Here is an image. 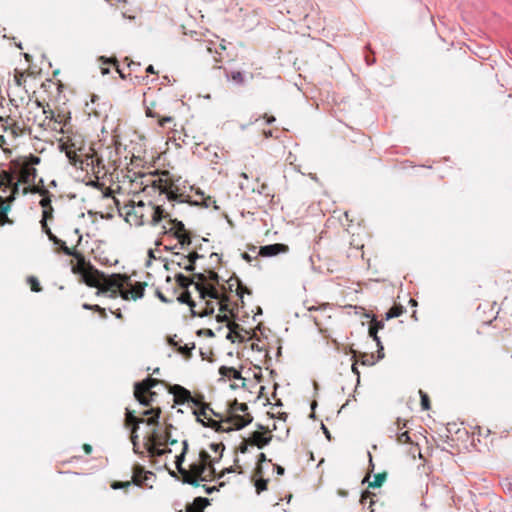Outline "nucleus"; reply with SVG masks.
Wrapping results in <instances>:
<instances>
[{
	"label": "nucleus",
	"mask_w": 512,
	"mask_h": 512,
	"mask_svg": "<svg viewBox=\"0 0 512 512\" xmlns=\"http://www.w3.org/2000/svg\"><path fill=\"white\" fill-rule=\"evenodd\" d=\"M205 274L195 273L192 279L183 274L176 275V282L181 288L187 289L189 285L194 284L198 292V297L204 303L203 309L199 312L200 317L211 315L218 308L219 313L216 315L218 322L229 321L233 314V306L230 301L229 294H235L242 299L244 293L250 294L237 276H231L220 288L206 283Z\"/></svg>",
	"instance_id": "nucleus-1"
},
{
	"label": "nucleus",
	"mask_w": 512,
	"mask_h": 512,
	"mask_svg": "<svg viewBox=\"0 0 512 512\" xmlns=\"http://www.w3.org/2000/svg\"><path fill=\"white\" fill-rule=\"evenodd\" d=\"M82 280L87 286L97 288L98 294H107L110 298L120 296L126 301L141 299L147 286L145 282H133L126 274L106 275L93 265L88 267Z\"/></svg>",
	"instance_id": "nucleus-2"
},
{
	"label": "nucleus",
	"mask_w": 512,
	"mask_h": 512,
	"mask_svg": "<svg viewBox=\"0 0 512 512\" xmlns=\"http://www.w3.org/2000/svg\"><path fill=\"white\" fill-rule=\"evenodd\" d=\"M114 201L119 214L132 226L139 227L146 224L155 226L170 216L162 206L154 205L151 201L129 200L123 204L118 199Z\"/></svg>",
	"instance_id": "nucleus-3"
},
{
	"label": "nucleus",
	"mask_w": 512,
	"mask_h": 512,
	"mask_svg": "<svg viewBox=\"0 0 512 512\" xmlns=\"http://www.w3.org/2000/svg\"><path fill=\"white\" fill-rule=\"evenodd\" d=\"M253 420L252 415L248 412L246 403H239L234 400L230 403L228 414L226 417L219 421H210L207 423L209 428L214 429L216 432H230L233 430H240L249 425Z\"/></svg>",
	"instance_id": "nucleus-4"
},
{
	"label": "nucleus",
	"mask_w": 512,
	"mask_h": 512,
	"mask_svg": "<svg viewBox=\"0 0 512 512\" xmlns=\"http://www.w3.org/2000/svg\"><path fill=\"white\" fill-rule=\"evenodd\" d=\"M184 483L198 487L200 482L211 481L216 478L214 460L206 450L199 452V459L190 465L185 471L180 470Z\"/></svg>",
	"instance_id": "nucleus-5"
},
{
	"label": "nucleus",
	"mask_w": 512,
	"mask_h": 512,
	"mask_svg": "<svg viewBox=\"0 0 512 512\" xmlns=\"http://www.w3.org/2000/svg\"><path fill=\"white\" fill-rule=\"evenodd\" d=\"M153 428L151 432H149L144 437V447L149 453V456L156 457L162 456L167 453H171L170 448H162L166 445H174L177 443L176 439H172L171 437V428L173 427L171 424L165 426L163 430L159 428L158 425H152Z\"/></svg>",
	"instance_id": "nucleus-6"
},
{
	"label": "nucleus",
	"mask_w": 512,
	"mask_h": 512,
	"mask_svg": "<svg viewBox=\"0 0 512 512\" xmlns=\"http://www.w3.org/2000/svg\"><path fill=\"white\" fill-rule=\"evenodd\" d=\"M168 391L173 395L176 405H192V413L196 420H200L201 416H206L207 409H210V404L205 402V396L202 393L192 395L188 389L178 384L170 385Z\"/></svg>",
	"instance_id": "nucleus-7"
},
{
	"label": "nucleus",
	"mask_w": 512,
	"mask_h": 512,
	"mask_svg": "<svg viewBox=\"0 0 512 512\" xmlns=\"http://www.w3.org/2000/svg\"><path fill=\"white\" fill-rule=\"evenodd\" d=\"M148 407H149L148 409H146L142 412H139L140 416H136L135 411L126 409L125 426L131 427L130 439H131V442H133L135 444V446L137 445V438H138L137 431L139 429L140 424L146 423L149 426L158 425V420H159L160 414L162 412L161 408L158 406L153 407L152 405L148 406Z\"/></svg>",
	"instance_id": "nucleus-8"
},
{
	"label": "nucleus",
	"mask_w": 512,
	"mask_h": 512,
	"mask_svg": "<svg viewBox=\"0 0 512 512\" xmlns=\"http://www.w3.org/2000/svg\"><path fill=\"white\" fill-rule=\"evenodd\" d=\"M158 182L161 183L159 194H165L170 201H184L186 196V186L180 177H175L169 171H162V179Z\"/></svg>",
	"instance_id": "nucleus-9"
},
{
	"label": "nucleus",
	"mask_w": 512,
	"mask_h": 512,
	"mask_svg": "<svg viewBox=\"0 0 512 512\" xmlns=\"http://www.w3.org/2000/svg\"><path fill=\"white\" fill-rule=\"evenodd\" d=\"M61 149L65 152L69 162L75 167L83 169V164L85 162L83 159L84 156L86 157L87 165L94 164V155L89 156L83 152L82 140H74L67 136L65 139L61 140Z\"/></svg>",
	"instance_id": "nucleus-10"
},
{
	"label": "nucleus",
	"mask_w": 512,
	"mask_h": 512,
	"mask_svg": "<svg viewBox=\"0 0 512 512\" xmlns=\"http://www.w3.org/2000/svg\"><path fill=\"white\" fill-rule=\"evenodd\" d=\"M14 177L8 171L0 173V226L12 224L7 213L11 209V201H8L10 186L13 184Z\"/></svg>",
	"instance_id": "nucleus-11"
},
{
	"label": "nucleus",
	"mask_w": 512,
	"mask_h": 512,
	"mask_svg": "<svg viewBox=\"0 0 512 512\" xmlns=\"http://www.w3.org/2000/svg\"><path fill=\"white\" fill-rule=\"evenodd\" d=\"M160 381L158 379L148 377L141 382H137L134 385V397L143 406L148 407L153 405L158 394L152 391V388L158 385Z\"/></svg>",
	"instance_id": "nucleus-12"
},
{
	"label": "nucleus",
	"mask_w": 512,
	"mask_h": 512,
	"mask_svg": "<svg viewBox=\"0 0 512 512\" xmlns=\"http://www.w3.org/2000/svg\"><path fill=\"white\" fill-rule=\"evenodd\" d=\"M160 179H162V171L153 173H141L135 175L134 179L131 180V185L135 192L142 191L150 193L148 191L149 189L154 192H159L161 183L158 181Z\"/></svg>",
	"instance_id": "nucleus-13"
},
{
	"label": "nucleus",
	"mask_w": 512,
	"mask_h": 512,
	"mask_svg": "<svg viewBox=\"0 0 512 512\" xmlns=\"http://www.w3.org/2000/svg\"><path fill=\"white\" fill-rule=\"evenodd\" d=\"M163 228L165 234L171 235L177 239L182 248L191 244V232L185 228L183 222L177 219H169L167 226Z\"/></svg>",
	"instance_id": "nucleus-14"
},
{
	"label": "nucleus",
	"mask_w": 512,
	"mask_h": 512,
	"mask_svg": "<svg viewBox=\"0 0 512 512\" xmlns=\"http://www.w3.org/2000/svg\"><path fill=\"white\" fill-rule=\"evenodd\" d=\"M144 104L146 107L145 113L147 117L156 118L157 123L160 127H166L169 124L175 126L174 117L169 115H163V109L157 111V102L154 100L148 101V99L144 98Z\"/></svg>",
	"instance_id": "nucleus-15"
},
{
	"label": "nucleus",
	"mask_w": 512,
	"mask_h": 512,
	"mask_svg": "<svg viewBox=\"0 0 512 512\" xmlns=\"http://www.w3.org/2000/svg\"><path fill=\"white\" fill-rule=\"evenodd\" d=\"M59 252H62L67 256H73L74 258L77 259V264L72 267V272L74 274H79L81 277L84 276V274L88 270V267L92 265L90 262H86L84 256L75 248H70L66 245L63 246Z\"/></svg>",
	"instance_id": "nucleus-16"
},
{
	"label": "nucleus",
	"mask_w": 512,
	"mask_h": 512,
	"mask_svg": "<svg viewBox=\"0 0 512 512\" xmlns=\"http://www.w3.org/2000/svg\"><path fill=\"white\" fill-rule=\"evenodd\" d=\"M33 193H39L42 196L39 204L42 207V219L52 220L54 209L51 204V194L46 188L33 187L31 189Z\"/></svg>",
	"instance_id": "nucleus-17"
},
{
	"label": "nucleus",
	"mask_w": 512,
	"mask_h": 512,
	"mask_svg": "<svg viewBox=\"0 0 512 512\" xmlns=\"http://www.w3.org/2000/svg\"><path fill=\"white\" fill-rule=\"evenodd\" d=\"M0 127L4 132L9 133L14 139L21 136L23 128L11 117H0Z\"/></svg>",
	"instance_id": "nucleus-18"
},
{
	"label": "nucleus",
	"mask_w": 512,
	"mask_h": 512,
	"mask_svg": "<svg viewBox=\"0 0 512 512\" xmlns=\"http://www.w3.org/2000/svg\"><path fill=\"white\" fill-rule=\"evenodd\" d=\"M289 247L285 244L276 243V244H270L261 246L259 250V255L263 257H271L278 255L280 253H286L288 252Z\"/></svg>",
	"instance_id": "nucleus-19"
},
{
	"label": "nucleus",
	"mask_w": 512,
	"mask_h": 512,
	"mask_svg": "<svg viewBox=\"0 0 512 512\" xmlns=\"http://www.w3.org/2000/svg\"><path fill=\"white\" fill-rule=\"evenodd\" d=\"M178 301L181 302V303H185L187 305H189L192 313L194 315H198L200 316L199 312L203 309L204 307V303L201 302V299L199 298V302L196 303L195 301L192 300L191 298V295H190V292L185 290L184 292H182L179 297H178Z\"/></svg>",
	"instance_id": "nucleus-20"
},
{
	"label": "nucleus",
	"mask_w": 512,
	"mask_h": 512,
	"mask_svg": "<svg viewBox=\"0 0 512 512\" xmlns=\"http://www.w3.org/2000/svg\"><path fill=\"white\" fill-rule=\"evenodd\" d=\"M152 475L151 472L145 471L144 467L141 465H135L133 468L132 482L140 487L148 486L145 481Z\"/></svg>",
	"instance_id": "nucleus-21"
},
{
	"label": "nucleus",
	"mask_w": 512,
	"mask_h": 512,
	"mask_svg": "<svg viewBox=\"0 0 512 512\" xmlns=\"http://www.w3.org/2000/svg\"><path fill=\"white\" fill-rule=\"evenodd\" d=\"M272 439L271 435H266V433L254 431L248 438L249 445L257 446L258 448H263L267 444L270 443Z\"/></svg>",
	"instance_id": "nucleus-22"
},
{
	"label": "nucleus",
	"mask_w": 512,
	"mask_h": 512,
	"mask_svg": "<svg viewBox=\"0 0 512 512\" xmlns=\"http://www.w3.org/2000/svg\"><path fill=\"white\" fill-rule=\"evenodd\" d=\"M36 169L29 163H24L19 172V182L29 184L36 177Z\"/></svg>",
	"instance_id": "nucleus-23"
},
{
	"label": "nucleus",
	"mask_w": 512,
	"mask_h": 512,
	"mask_svg": "<svg viewBox=\"0 0 512 512\" xmlns=\"http://www.w3.org/2000/svg\"><path fill=\"white\" fill-rule=\"evenodd\" d=\"M200 257L201 255H199L197 251H193L189 253L188 256H180V261H178L177 264L186 271H193L195 269V262Z\"/></svg>",
	"instance_id": "nucleus-24"
},
{
	"label": "nucleus",
	"mask_w": 512,
	"mask_h": 512,
	"mask_svg": "<svg viewBox=\"0 0 512 512\" xmlns=\"http://www.w3.org/2000/svg\"><path fill=\"white\" fill-rule=\"evenodd\" d=\"M384 327V323L382 321L373 320L369 327V335L376 341L377 345L380 347L378 358H382L384 356L381 351L383 347L380 345V339L377 336V333L380 329Z\"/></svg>",
	"instance_id": "nucleus-25"
},
{
	"label": "nucleus",
	"mask_w": 512,
	"mask_h": 512,
	"mask_svg": "<svg viewBox=\"0 0 512 512\" xmlns=\"http://www.w3.org/2000/svg\"><path fill=\"white\" fill-rule=\"evenodd\" d=\"M49 220L41 219V228L43 232L48 236L49 240L53 242L54 245H57L58 252L62 249L63 246H66V243L61 239L57 238L51 231L48 222Z\"/></svg>",
	"instance_id": "nucleus-26"
},
{
	"label": "nucleus",
	"mask_w": 512,
	"mask_h": 512,
	"mask_svg": "<svg viewBox=\"0 0 512 512\" xmlns=\"http://www.w3.org/2000/svg\"><path fill=\"white\" fill-rule=\"evenodd\" d=\"M199 418L200 420H196L198 423L202 424L204 427H209L207 423H210V421H219L220 419H223V415L219 412L214 411L210 407V409H207L206 416H201Z\"/></svg>",
	"instance_id": "nucleus-27"
},
{
	"label": "nucleus",
	"mask_w": 512,
	"mask_h": 512,
	"mask_svg": "<svg viewBox=\"0 0 512 512\" xmlns=\"http://www.w3.org/2000/svg\"><path fill=\"white\" fill-rule=\"evenodd\" d=\"M209 504V500L203 497L194 499L191 505L186 507V512H203L204 508Z\"/></svg>",
	"instance_id": "nucleus-28"
},
{
	"label": "nucleus",
	"mask_w": 512,
	"mask_h": 512,
	"mask_svg": "<svg viewBox=\"0 0 512 512\" xmlns=\"http://www.w3.org/2000/svg\"><path fill=\"white\" fill-rule=\"evenodd\" d=\"M396 425H397V430H398V432H397L398 443H400V444L412 443L408 431L401 432V430L406 427V422L402 423L400 419H397Z\"/></svg>",
	"instance_id": "nucleus-29"
},
{
	"label": "nucleus",
	"mask_w": 512,
	"mask_h": 512,
	"mask_svg": "<svg viewBox=\"0 0 512 512\" xmlns=\"http://www.w3.org/2000/svg\"><path fill=\"white\" fill-rule=\"evenodd\" d=\"M219 374L228 380L242 379L240 371L236 370L234 367L221 366L219 368Z\"/></svg>",
	"instance_id": "nucleus-30"
},
{
	"label": "nucleus",
	"mask_w": 512,
	"mask_h": 512,
	"mask_svg": "<svg viewBox=\"0 0 512 512\" xmlns=\"http://www.w3.org/2000/svg\"><path fill=\"white\" fill-rule=\"evenodd\" d=\"M253 479H254V485H255V489H256V492L257 494H260L262 493L263 491H266L267 490V486H268V479H264L262 477V474L260 475H257V476H253Z\"/></svg>",
	"instance_id": "nucleus-31"
},
{
	"label": "nucleus",
	"mask_w": 512,
	"mask_h": 512,
	"mask_svg": "<svg viewBox=\"0 0 512 512\" xmlns=\"http://www.w3.org/2000/svg\"><path fill=\"white\" fill-rule=\"evenodd\" d=\"M98 61L103 62V64H112L115 67L121 79L127 78L126 74H124L122 70L119 68L118 60L115 57L106 58L104 56H101L99 57Z\"/></svg>",
	"instance_id": "nucleus-32"
},
{
	"label": "nucleus",
	"mask_w": 512,
	"mask_h": 512,
	"mask_svg": "<svg viewBox=\"0 0 512 512\" xmlns=\"http://www.w3.org/2000/svg\"><path fill=\"white\" fill-rule=\"evenodd\" d=\"M373 497H375V494L370 491H364L360 498V503L365 506L368 504V508L370 509V512H373L372 506L375 504Z\"/></svg>",
	"instance_id": "nucleus-33"
},
{
	"label": "nucleus",
	"mask_w": 512,
	"mask_h": 512,
	"mask_svg": "<svg viewBox=\"0 0 512 512\" xmlns=\"http://www.w3.org/2000/svg\"><path fill=\"white\" fill-rule=\"evenodd\" d=\"M182 444H183L182 452H181V454H180V455L176 456V461H175L176 468H177V470H178V472H179V473H180V470H181V471H185V470H186V469H184V468L182 467V464H183V462H184L185 454H186L187 449H188V443H187V441H186V440H184V441L182 442Z\"/></svg>",
	"instance_id": "nucleus-34"
},
{
	"label": "nucleus",
	"mask_w": 512,
	"mask_h": 512,
	"mask_svg": "<svg viewBox=\"0 0 512 512\" xmlns=\"http://www.w3.org/2000/svg\"><path fill=\"white\" fill-rule=\"evenodd\" d=\"M226 77L238 85L244 84L245 81L244 74L241 71H226Z\"/></svg>",
	"instance_id": "nucleus-35"
},
{
	"label": "nucleus",
	"mask_w": 512,
	"mask_h": 512,
	"mask_svg": "<svg viewBox=\"0 0 512 512\" xmlns=\"http://www.w3.org/2000/svg\"><path fill=\"white\" fill-rule=\"evenodd\" d=\"M404 307L402 305L395 304L393 307H391L387 313H386V319L396 318L403 314Z\"/></svg>",
	"instance_id": "nucleus-36"
},
{
	"label": "nucleus",
	"mask_w": 512,
	"mask_h": 512,
	"mask_svg": "<svg viewBox=\"0 0 512 512\" xmlns=\"http://www.w3.org/2000/svg\"><path fill=\"white\" fill-rule=\"evenodd\" d=\"M387 474L385 472L378 473L374 476V480L369 482V488H379L382 486L384 481L386 480Z\"/></svg>",
	"instance_id": "nucleus-37"
},
{
	"label": "nucleus",
	"mask_w": 512,
	"mask_h": 512,
	"mask_svg": "<svg viewBox=\"0 0 512 512\" xmlns=\"http://www.w3.org/2000/svg\"><path fill=\"white\" fill-rule=\"evenodd\" d=\"M205 278H206V283H209V284H212L213 286H216L217 288H220L221 284L219 282V275L213 271V270H209L208 271V275H205Z\"/></svg>",
	"instance_id": "nucleus-38"
},
{
	"label": "nucleus",
	"mask_w": 512,
	"mask_h": 512,
	"mask_svg": "<svg viewBox=\"0 0 512 512\" xmlns=\"http://www.w3.org/2000/svg\"><path fill=\"white\" fill-rule=\"evenodd\" d=\"M209 448L215 453V457L212 458L215 461L219 460L222 457V453L225 449L223 443H211Z\"/></svg>",
	"instance_id": "nucleus-39"
},
{
	"label": "nucleus",
	"mask_w": 512,
	"mask_h": 512,
	"mask_svg": "<svg viewBox=\"0 0 512 512\" xmlns=\"http://www.w3.org/2000/svg\"><path fill=\"white\" fill-rule=\"evenodd\" d=\"M27 282L30 285V289L33 292H40L42 290V287L36 277H34V276L28 277Z\"/></svg>",
	"instance_id": "nucleus-40"
},
{
	"label": "nucleus",
	"mask_w": 512,
	"mask_h": 512,
	"mask_svg": "<svg viewBox=\"0 0 512 512\" xmlns=\"http://www.w3.org/2000/svg\"><path fill=\"white\" fill-rule=\"evenodd\" d=\"M420 397H421V407L423 410H429L430 409V399L428 395L423 392L422 390L419 391Z\"/></svg>",
	"instance_id": "nucleus-41"
},
{
	"label": "nucleus",
	"mask_w": 512,
	"mask_h": 512,
	"mask_svg": "<svg viewBox=\"0 0 512 512\" xmlns=\"http://www.w3.org/2000/svg\"><path fill=\"white\" fill-rule=\"evenodd\" d=\"M235 472H237L238 474H241V473H242V468H241V466H237V467H232V466H231V467H229V468H225V469H223V470L220 472V474L217 476V478H219V479H220V478L224 477V476H225V474H227V473H235Z\"/></svg>",
	"instance_id": "nucleus-42"
},
{
	"label": "nucleus",
	"mask_w": 512,
	"mask_h": 512,
	"mask_svg": "<svg viewBox=\"0 0 512 512\" xmlns=\"http://www.w3.org/2000/svg\"><path fill=\"white\" fill-rule=\"evenodd\" d=\"M195 348V344L192 343L191 346H189L188 344H185L184 346H180L178 348V351L184 355L186 358H189L191 356V350Z\"/></svg>",
	"instance_id": "nucleus-43"
},
{
	"label": "nucleus",
	"mask_w": 512,
	"mask_h": 512,
	"mask_svg": "<svg viewBox=\"0 0 512 512\" xmlns=\"http://www.w3.org/2000/svg\"><path fill=\"white\" fill-rule=\"evenodd\" d=\"M133 482L132 481H124V482H121V481H114L112 484H111V488L112 489H127L128 487L131 486Z\"/></svg>",
	"instance_id": "nucleus-44"
},
{
	"label": "nucleus",
	"mask_w": 512,
	"mask_h": 512,
	"mask_svg": "<svg viewBox=\"0 0 512 512\" xmlns=\"http://www.w3.org/2000/svg\"><path fill=\"white\" fill-rule=\"evenodd\" d=\"M360 362L362 365L371 366L375 363L373 355L362 354L360 357Z\"/></svg>",
	"instance_id": "nucleus-45"
},
{
	"label": "nucleus",
	"mask_w": 512,
	"mask_h": 512,
	"mask_svg": "<svg viewBox=\"0 0 512 512\" xmlns=\"http://www.w3.org/2000/svg\"><path fill=\"white\" fill-rule=\"evenodd\" d=\"M264 461H266V455L264 453H260L258 456L257 467L255 468V476L263 473L261 464Z\"/></svg>",
	"instance_id": "nucleus-46"
},
{
	"label": "nucleus",
	"mask_w": 512,
	"mask_h": 512,
	"mask_svg": "<svg viewBox=\"0 0 512 512\" xmlns=\"http://www.w3.org/2000/svg\"><path fill=\"white\" fill-rule=\"evenodd\" d=\"M18 192V185L17 183H14L10 186L9 194H8V201H11V203L15 200V196Z\"/></svg>",
	"instance_id": "nucleus-47"
},
{
	"label": "nucleus",
	"mask_w": 512,
	"mask_h": 512,
	"mask_svg": "<svg viewBox=\"0 0 512 512\" xmlns=\"http://www.w3.org/2000/svg\"><path fill=\"white\" fill-rule=\"evenodd\" d=\"M125 61L127 62V66L130 69L131 72H135L137 68L140 67L139 62H135L133 60H130L128 57L125 58Z\"/></svg>",
	"instance_id": "nucleus-48"
},
{
	"label": "nucleus",
	"mask_w": 512,
	"mask_h": 512,
	"mask_svg": "<svg viewBox=\"0 0 512 512\" xmlns=\"http://www.w3.org/2000/svg\"><path fill=\"white\" fill-rule=\"evenodd\" d=\"M93 311L99 313L101 318H107L106 310L99 305H93Z\"/></svg>",
	"instance_id": "nucleus-49"
},
{
	"label": "nucleus",
	"mask_w": 512,
	"mask_h": 512,
	"mask_svg": "<svg viewBox=\"0 0 512 512\" xmlns=\"http://www.w3.org/2000/svg\"><path fill=\"white\" fill-rule=\"evenodd\" d=\"M477 434L479 436H488L490 434V429L486 427H477Z\"/></svg>",
	"instance_id": "nucleus-50"
},
{
	"label": "nucleus",
	"mask_w": 512,
	"mask_h": 512,
	"mask_svg": "<svg viewBox=\"0 0 512 512\" xmlns=\"http://www.w3.org/2000/svg\"><path fill=\"white\" fill-rule=\"evenodd\" d=\"M24 73L22 72H16L15 73V76H14V79H15V82L17 83V85H22V81L24 80Z\"/></svg>",
	"instance_id": "nucleus-51"
},
{
	"label": "nucleus",
	"mask_w": 512,
	"mask_h": 512,
	"mask_svg": "<svg viewBox=\"0 0 512 512\" xmlns=\"http://www.w3.org/2000/svg\"><path fill=\"white\" fill-rule=\"evenodd\" d=\"M109 65L110 64H103V62H100V69L103 75H106L110 72Z\"/></svg>",
	"instance_id": "nucleus-52"
},
{
	"label": "nucleus",
	"mask_w": 512,
	"mask_h": 512,
	"mask_svg": "<svg viewBox=\"0 0 512 512\" xmlns=\"http://www.w3.org/2000/svg\"><path fill=\"white\" fill-rule=\"evenodd\" d=\"M249 445L248 443V439H246L239 447V450L241 453H246L247 452V446Z\"/></svg>",
	"instance_id": "nucleus-53"
},
{
	"label": "nucleus",
	"mask_w": 512,
	"mask_h": 512,
	"mask_svg": "<svg viewBox=\"0 0 512 512\" xmlns=\"http://www.w3.org/2000/svg\"><path fill=\"white\" fill-rule=\"evenodd\" d=\"M210 258L217 263H220L221 261V256L217 253H211Z\"/></svg>",
	"instance_id": "nucleus-54"
},
{
	"label": "nucleus",
	"mask_w": 512,
	"mask_h": 512,
	"mask_svg": "<svg viewBox=\"0 0 512 512\" xmlns=\"http://www.w3.org/2000/svg\"><path fill=\"white\" fill-rule=\"evenodd\" d=\"M83 450L86 454H90L92 452V446L90 444H83Z\"/></svg>",
	"instance_id": "nucleus-55"
},
{
	"label": "nucleus",
	"mask_w": 512,
	"mask_h": 512,
	"mask_svg": "<svg viewBox=\"0 0 512 512\" xmlns=\"http://www.w3.org/2000/svg\"><path fill=\"white\" fill-rule=\"evenodd\" d=\"M40 162V158L37 156H31L30 161L28 162L31 166L33 164H38Z\"/></svg>",
	"instance_id": "nucleus-56"
},
{
	"label": "nucleus",
	"mask_w": 512,
	"mask_h": 512,
	"mask_svg": "<svg viewBox=\"0 0 512 512\" xmlns=\"http://www.w3.org/2000/svg\"><path fill=\"white\" fill-rule=\"evenodd\" d=\"M146 73H149V74H157V72L155 71L153 65H149L147 68H146Z\"/></svg>",
	"instance_id": "nucleus-57"
},
{
	"label": "nucleus",
	"mask_w": 512,
	"mask_h": 512,
	"mask_svg": "<svg viewBox=\"0 0 512 512\" xmlns=\"http://www.w3.org/2000/svg\"><path fill=\"white\" fill-rule=\"evenodd\" d=\"M113 314L115 315L116 318L123 319V314L121 313V311L119 309L114 311Z\"/></svg>",
	"instance_id": "nucleus-58"
},
{
	"label": "nucleus",
	"mask_w": 512,
	"mask_h": 512,
	"mask_svg": "<svg viewBox=\"0 0 512 512\" xmlns=\"http://www.w3.org/2000/svg\"><path fill=\"white\" fill-rule=\"evenodd\" d=\"M276 470L279 475H283L285 471L284 468L279 465L276 466Z\"/></svg>",
	"instance_id": "nucleus-59"
},
{
	"label": "nucleus",
	"mask_w": 512,
	"mask_h": 512,
	"mask_svg": "<svg viewBox=\"0 0 512 512\" xmlns=\"http://www.w3.org/2000/svg\"><path fill=\"white\" fill-rule=\"evenodd\" d=\"M352 371H353L357 376H359V374H360V373H359L358 368H357V363H354V364L352 365Z\"/></svg>",
	"instance_id": "nucleus-60"
},
{
	"label": "nucleus",
	"mask_w": 512,
	"mask_h": 512,
	"mask_svg": "<svg viewBox=\"0 0 512 512\" xmlns=\"http://www.w3.org/2000/svg\"><path fill=\"white\" fill-rule=\"evenodd\" d=\"M203 487L205 488V490H206V492H207L208 494H210V493H212L214 490H216V488H215V487H206L205 485H204Z\"/></svg>",
	"instance_id": "nucleus-61"
},
{
	"label": "nucleus",
	"mask_w": 512,
	"mask_h": 512,
	"mask_svg": "<svg viewBox=\"0 0 512 512\" xmlns=\"http://www.w3.org/2000/svg\"><path fill=\"white\" fill-rule=\"evenodd\" d=\"M132 444H133V451H134L135 453H137V454H142V452H140V451H139V449H138V448H139V445L137 444V445L135 446V444H134L133 442H132Z\"/></svg>",
	"instance_id": "nucleus-62"
},
{
	"label": "nucleus",
	"mask_w": 512,
	"mask_h": 512,
	"mask_svg": "<svg viewBox=\"0 0 512 512\" xmlns=\"http://www.w3.org/2000/svg\"><path fill=\"white\" fill-rule=\"evenodd\" d=\"M5 144V138L3 135L0 134V147H2Z\"/></svg>",
	"instance_id": "nucleus-63"
},
{
	"label": "nucleus",
	"mask_w": 512,
	"mask_h": 512,
	"mask_svg": "<svg viewBox=\"0 0 512 512\" xmlns=\"http://www.w3.org/2000/svg\"><path fill=\"white\" fill-rule=\"evenodd\" d=\"M83 308L93 310V305L84 304Z\"/></svg>",
	"instance_id": "nucleus-64"
}]
</instances>
